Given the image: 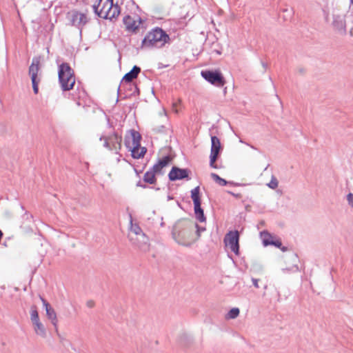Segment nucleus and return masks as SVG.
<instances>
[{
	"instance_id": "1",
	"label": "nucleus",
	"mask_w": 353,
	"mask_h": 353,
	"mask_svg": "<svg viewBox=\"0 0 353 353\" xmlns=\"http://www.w3.org/2000/svg\"><path fill=\"white\" fill-rule=\"evenodd\" d=\"M94 13L100 18L114 21L117 19L121 8L114 0H97V3L92 6Z\"/></svg>"
},
{
	"instance_id": "2",
	"label": "nucleus",
	"mask_w": 353,
	"mask_h": 353,
	"mask_svg": "<svg viewBox=\"0 0 353 353\" xmlns=\"http://www.w3.org/2000/svg\"><path fill=\"white\" fill-rule=\"evenodd\" d=\"M170 40L169 35L162 28L156 27L148 32L141 42V46L146 48H160Z\"/></svg>"
},
{
	"instance_id": "3",
	"label": "nucleus",
	"mask_w": 353,
	"mask_h": 353,
	"mask_svg": "<svg viewBox=\"0 0 353 353\" xmlns=\"http://www.w3.org/2000/svg\"><path fill=\"white\" fill-rule=\"evenodd\" d=\"M58 77L59 83L63 91L73 89L76 79L74 70L69 63H62L59 65Z\"/></svg>"
},
{
	"instance_id": "4",
	"label": "nucleus",
	"mask_w": 353,
	"mask_h": 353,
	"mask_svg": "<svg viewBox=\"0 0 353 353\" xmlns=\"http://www.w3.org/2000/svg\"><path fill=\"white\" fill-rule=\"evenodd\" d=\"M192 228L189 225L188 222H180L175 224L173 227L172 234L173 239L179 244L183 246H190L191 235Z\"/></svg>"
},
{
	"instance_id": "5",
	"label": "nucleus",
	"mask_w": 353,
	"mask_h": 353,
	"mask_svg": "<svg viewBox=\"0 0 353 353\" xmlns=\"http://www.w3.org/2000/svg\"><path fill=\"white\" fill-rule=\"evenodd\" d=\"M141 136L140 133L134 130H131V139L125 137V145L131 152L133 159H140L144 157L147 152L145 147H141Z\"/></svg>"
},
{
	"instance_id": "6",
	"label": "nucleus",
	"mask_w": 353,
	"mask_h": 353,
	"mask_svg": "<svg viewBox=\"0 0 353 353\" xmlns=\"http://www.w3.org/2000/svg\"><path fill=\"white\" fill-rule=\"evenodd\" d=\"M41 57H34L32 58V63L29 67V75L31 78L32 89L34 94L39 92V83L41 81V78L38 76L40 70Z\"/></svg>"
},
{
	"instance_id": "7",
	"label": "nucleus",
	"mask_w": 353,
	"mask_h": 353,
	"mask_svg": "<svg viewBox=\"0 0 353 353\" xmlns=\"http://www.w3.org/2000/svg\"><path fill=\"white\" fill-rule=\"evenodd\" d=\"M201 74L205 81L219 88L223 87L226 83L219 70H202Z\"/></svg>"
},
{
	"instance_id": "8",
	"label": "nucleus",
	"mask_w": 353,
	"mask_h": 353,
	"mask_svg": "<svg viewBox=\"0 0 353 353\" xmlns=\"http://www.w3.org/2000/svg\"><path fill=\"white\" fill-rule=\"evenodd\" d=\"M239 232L238 230L228 232L224 237V243L236 255H239Z\"/></svg>"
},
{
	"instance_id": "9",
	"label": "nucleus",
	"mask_w": 353,
	"mask_h": 353,
	"mask_svg": "<svg viewBox=\"0 0 353 353\" xmlns=\"http://www.w3.org/2000/svg\"><path fill=\"white\" fill-rule=\"evenodd\" d=\"M190 173V170L188 168H180L176 166H173L168 173V179L170 181L183 179L189 181L191 179L189 176Z\"/></svg>"
},
{
	"instance_id": "10",
	"label": "nucleus",
	"mask_w": 353,
	"mask_h": 353,
	"mask_svg": "<svg viewBox=\"0 0 353 353\" xmlns=\"http://www.w3.org/2000/svg\"><path fill=\"white\" fill-rule=\"evenodd\" d=\"M141 72L140 67L137 65H134L132 70L127 72L123 77L121 81H123V84L124 85L132 86L134 88V92H139V88L137 85L132 82V81L138 77L139 74Z\"/></svg>"
},
{
	"instance_id": "11",
	"label": "nucleus",
	"mask_w": 353,
	"mask_h": 353,
	"mask_svg": "<svg viewBox=\"0 0 353 353\" xmlns=\"http://www.w3.org/2000/svg\"><path fill=\"white\" fill-rule=\"evenodd\" d=\"M131 231L136 236H139L143 239V243L138 244V248L143 252H148L150 249L149 238L143 232L141 228L137 224L131 226Z\"/></svg>"
},
{
	"instance_id": "12",
	"label": "nucleus",
	"mask_w": 353,
	"mask_h": 353,
	"mask_svg": "<svg viewBox=\"0 0 353 353\" xmlns=\"http://www.w3.org/2000/svg\"><path fill=\"white\" fill-rule=\"evenodd\" d=\"M332 26L334 30L341 35L346 34V21L344 15L333 14Z\"/></svg>"
},
{
	"instance_id": "13",
	"label": "nucleus",
	"mask_w": 353,
	"mask_h": 353,
	"mask_svg": "<svg viewBox=\"0 0 353 353\" xmlns=\"http://www.w3.org/2000/svg\"><path fill=\"white\" fill-rule=\"evenodd\" d=\"M172 161V157L170 155H166L158 161L150 169L154 172L156 175L163 174V168L167 166Z\"/></svg>"
},
{
	"instance_id": "14",
	"label": "nucleus",
	"mask_w": 353,
	"mask_h": 353,
	"mask_svg": "<svg viewBox=\"0 0 353 353\" xmlns=\"http://www.w3.org/2000/svg\"><path fill=\"white\" fill-rule=\"evenodd\" d=\"M107 137L110 143L112 151H114L115 154H119L121 149L122 136L114 132Z\"/></svg>"
},
{
	"instance_id": "15",
	"label": "nucleus",
	"mask_w": 353,
	"mask_h": 353,
	"mask_svg": "<svg viewBox=\"0 0 353 353\" xmlns=\"http://www.w3.org/2000/svg\"><path fill=\"white\" fill-rule=\"evenodd\" d=\"M40 299L43 303V305L46 310L47 317L49 320L51 321V323L52 325L55 327L56 330L57 329V314L54 311V310L52 307V306L50 305V303L42 296H40Z\"/></svg>"
},
{
	"instance_id": "16",
	"label": "nucleus",
	"mask_w": 353,
	"mask_h": 353,
	"mask_svg": "<svg viewBox=\"0 0 353 353\" xmlns=\"http://www.w3.org/2000/svg\"><path fill=\"white\" fill-rule=\"evenodd\" d=\"M123 23L128 32L137 33L139 28V24H137V21L130 15L125 16L123 19Z\"/></svg>"
},
{
	"instance_id": "17",
	"label": "nucleus",
	"mask_w": 353,
	"mask_h": 353,
	"mask_svg": "<svg viewBox=\"0 0 353 353\" xmlns=\"http://www.w3.org/2000/svg\"><path fill=\"white\" fill-rule=\"evenodd\" d=\"M88 22L87 16L85 14L73 12L72 14L71 23L73 26L81 27L85 25Z\"/></svg>"
},
{
	"instance_id": "18",
	"label": "nucleus",
	"mask_w": 353,
	"mask_h": 353,
	"mask_svg": "<svg viewBox=\"0 0 353 353\" xmlns=\"http://www.w3.org/2000/svg\"><path fill=\"white\" fill-rule=\"evenodd\" d=\"M221 150V145L219 139L216 136L211 137V151L210 155L219 156Z\"/></svg>"
},
{
	"instance_id": "19",
	"label": "nucleus",
	"mask_w": 353,
	"mask_h": 353,
	"mask_svg": "<svg viewBox=\"0 0 353 353\" xmlns=\"http://www.w3.org/2000/svg\"><path fill=\"white\" fill-rule=\"evenodd\" d=\"M194 214L196 220L203 223L206 221V217L204 214L203 210L201 208V203L194 205Z\"/></svg>"
},
{
	"instance_id": "20",
	"label": "nucleus",
	"mask_w": 353,
	"mask_h": 353,
	"mask_svg": "<svg viewBox=\"0 0 353 353\" xmlns=\"http://www.w3.org/2000/svg\"><path fill=\"white\" fill-rule=\"evenodd\" d=\"M211 176V178L216 183H218L219 185L221 186H225L228 184H233L234 185H236V186H239L241 185V184L239 183H234L233 182H231V181H227L226 180H225L224 179H222L221 177H220L216 173H211L210 174Z\"/></svg>"
},
{
	"instance_id": "21",
	"label": "nucleus",
	"mask_w": 353,
	"mask_h": 353,
	"mask_svg": "<svg viewBox=\"0 0 353 353\" xmlns=\"http://www.w3.org/2000/svg\"><path fill=\"white\" fill-rule=\"evenodd\" d=\"M143 180L148 184H155L157 183L156 174L150 168L143 175Z\"/></svg>"
},
{
	"instance_id": "22",
	"label": "nucleus",
	"mask_w": 353,
	"mask_h": 353,
	"mask_svg": "<svg viewBox=\"0 0 353 353\" xmlns=\"http://www.w3.org/2000/svg\"><path fill=\"white\" fill-rule=\"evenodd\" d=\"M123 90H128V91L131 92L130 93H126L125 96L124 97L125 98L129 97H131V96H136V95H139V92H134V87L129 86V85H124L123 84V81H121L120 85H119V87L118 88V93H119V92H121Z\"/></svg>"
},
{
	"instance_id": "23",
	"label": "nucleus",
	"mask_w": 353,
	"mask_h": 353,
	"mask_svg": "<svg viewBox=\"0 0 353 353\" xmlns=\"http://www.w3.org/2000/svg\"><path fill=\"white\" fill-rule=\"evenodd\" d=\"M34 325V329L37 334L42 336H46V331L43 326V325L41 323L40 320L36 322L32 323Z\"/></svg>"
},
{
	"instance_id": "24",
	"label": "nucleus",
	"mask_w": 353,
	"mask_h": 353,
	"mask_svg": "<svg viewBox=\"0 0 353 353\" xmlns=\"http://www.w3.org/2000/svg\"><path fill=\"white\" fill-rule=\"evenodd\" d=\"M199 186H196L191 190V198L193 201L194 205L201 203L200 195H199Z\"/></svg>"
},
{
	"instance_id": "25",
	"label": "nucleus",
	"mask_w": 353,
	"mask_h": 353,
	"mask_svg": "<svg viewBox=\"0 0 353 353\" xmlns=\"http://www.w3.org/2000/svg\"><path fill=\"white\" fill-rule=\"evenodd\" d=\"M240 313V310L238 307H233L225 315L226 319H236Z\"/></svg>"
},
{
	"instance_id": "26",
	"label": "nucleus",
	"mask_w": 353,
	"mask_h": 353,
	"mask_svg": "<svg viewBox=\"0 0 353 353\" xmlns=\"http://www.w3.org/2000/svg\"><path fill=\"white\" fill-rule=\"evenodd\" d=\"M30 319L32 323L39 321V313L36 305L31 306Z\"/></svg>"
},
{
	"instance_id": "27",
	"label": "nucleus",
	"mask_w": 353,
	"mask_h": 353,
	"mask_svg": "<svg viewBox=\"0 0 353 353\" xmlns=\"http://www.w3.org/2000/svg\"><path fill=\"white\" fill-rule=\"evenodd\" d=\"M263 243H264L265 245H274L275 247H276L278 248H281V246H282V243L279 240L268 241V239H264L263 240Z\"/></svg>"
},
{
	"instance_id": "28",
	"label": "nucleus",
	"mask_w": 353,
	"mask_h": 353,
	"mask_svg": "<svg viewBox=\"0 0 353 353\" xmlns=\"http://www.w3.org/2000/svg\"><path fill=\"white\" fill-rule=\"evenodd\" d=\"M282 271L285 273H290V272H292V273H294V272H298L300 271L299 270V268L298 266V265H293L292 266L290 267V268H283L282 269Z\"/></svg>"
},
{
	"instance_id": "29",
	"label": "nucleus",
	"mask_w": 353,
	"mask_h": 353,
	"mask_svg": "<svg viewBox=\"0 0 353 353\" xmlns=\"http://www.w3.org/2000/svg\"><path fill=\"white\" fill-rule=\"evenodd\" d=\"M278 184H279L278 180L276 179V178L275 176H272L271 181L268 184V186L270 188L274 190L278 187Z\"/></svg>"
},
{
	"instance_id": "30",
	"label": "nucleus",
	"mask_w": 353,
	"mask_h": 353,
	"mask_svg": "<svg viewBox=\"0 0 353 353\" xmlns=\"http://www.w3.org/2000/svg\"><path fill=\"white\" fill-rule=\"evenodd\" d=\"M99 140L100 141H102V140H104V143H103V146L108 149L109 150L112 151V148H111V145H110V143L107 137V136H101L100 138H99Z\"/></svg>"
},
{
	"instance_id": "31",
	"label": "nucleus",
	"mask_w": 353,
	"mask_h": 353,
	"mask_svg": "<svg viewBox=\"0 0 353 353\" xmlns=\"http://www.w3.org/2000/svg\"><path fill=\"white\" fill-rule=\"evenodd\" d=\"M219 157L214 155H210V165L213 168H217L216 165L215 164L216 161L217 160Z\"/></svg>"
},
{
	"instance_id": "32",
	"label": "nucleus",
	"mask_w": 353,
	"mask_h": 353,
	"mask_svg": "<svg viewBox=\"0 0 353 353\" xmlns=\"http://www.w3.org/2000/svg\"><path fill=\"white\" fill-rule=\"evenodd\" d=\"M195 228H196V234L199 239L201 236V232L205 231L206 229L205 227L200 226L197 223L195 224Z\"/></svg>"
},
{
	"instance_id": "33",
	"label": "nucleus",
	"mask_w": 353,
	"mask_h": 353,
	"mask_svg": "<svg viewBox=\"0 0 353 353\" xmlns=\"http://www.w3.org/2000/svg\"><path fill=\"white\" fill-rule=\"evenodd\" d=\"M347 200L348 201V204L352 207L353 208V194L352 193H349L347 195Z\"/></svg>"
},
{
	"instance_id": "34",
	"label": "nucleus",
	"mask_w": 353,
	"mask_h": 353,
	"mask_svg": "<svg viewBox=\"0 0 353 353\" xmlns=\"http://www.w3.org/2000/svg\"><path fill=\"white\" fill-rule=\"evenodd\" d=\"M134 240V239L131 236L130 237V241H132ZM135 240L137 241V242H134V243L136 244L137 246H138L139 243H143V239L141 238L139 236H136Z\"/></svg>"
},
{
	"instance_id": "35",
	"label": "nucleus",
	"mask_w": 353,
	"mask_h": 353,
	"mask_svg": "<svg viewBox=\"0 0 353 353\" xmlns=\"http://www.w3.org/2000/svg\"><path fill=\"white\" fill-rule=\"evenodd\" d=\"M228 194L232 195L235 198H237V199L241 198V194L240 193L235 194V193H234V192H232L231 191H228Z\"/></svg>"
},
{
	"instance_id": "36",
	"label": "nucleus",
	"mask_w": 353,
	"mask_h": 353,
	"mask_svg": "<svg viewBox=\"0 0 353 353\" xmlns=\"http://www.w3.org/2000/svg\"><path fill=\"white\" fill-rule=\"evenodd\" d=\"M252 281L253 285H254L255 288H259V284H258L259 279H254V278H252Z\"/></svg>"
},
{
	"instance_id": "37",
	"label": "nucleus",
	"mask_w": 353,
	"mask_h": 353,
	"mask_svg": "<svg viewBox=\"0 0 353 353\" xmlns=\"http://www.w3.org/2000/svg\"><path fill=\"white\" fill-rule=\"evenodd\" d=\"M86 305L88 307H92L94 305V303L93 301L90 300L87 301Z\"/></svg>"
},
{
	"instance_id": "38",
	"label": "nucleus",
	"mask_w": 353,
	"mask_h": 353,
	"mask_svg": "<svg viewBox=\"0 0 353 353\" xmlns=\"http://www.w3.org/2000/svg\"><path fill=\"white\" fill-rule=\"evenodd\" d=\"M137 186L146 188L148 186L145 184H143L141 181H139L137 183Z\"/></svg>"
},
{
	"instance_id": "39",
	"label": "nucleus",
	"mask_w": 353,
	"mask_h": 353,
	"mask_svg": "<svg viewBox=\"0 0 353 353\" xmlns=\"http://www.w3.org/2000/svg\"><path fill=\"white\" fill-rule=\"evenodd\" d=\"M85 95V92L84 90H81L79 92V98L83 97Z\"/></svg>"
},
{
	"instance_id": "40",
	"label": "nucleus",
	"mask_w": 353,
	"mask_h": 353,
	"mask_svg": "<svg viewBox=\"0 0 353 353\" xmlns=\"http://www.w3.org/2000/svg\"><path fill=\"white\" fill-rule=\"evenodd\" d=\"M213 52L216 53L217 54H221V51L219 49H214L213 50Z\"/></svg>"
},
{
	"instance_id": "41",
	"label": "nucleus",
	"mask_w": 353,
	"mask_h": 353,
	"mask_svg": "<svg viewBox=\"0 0 353 353\" xmlns=\"http://www.w3.org/2000/svg\"><path fill=\"white\" fill-rule=\"evenodd\" d=\"M350 5L349 9L351 10H353V0H350Z\"/></svg>"
},
{
	"instance_id": "42",
	"label": "nucleus",
	"mask_w": 353,
	"mask_h": 353,
	"mask_svg": "<svg viewBox=\"0 0 353 353\" xmlns=\"http://www.w3.org/2000/svg\"><path fill=\"white\" fill-rule=\"evenodd\" d=\"M164 67H165V65H163V63H159V65H158V68H159V69H161V68H164Z\"/></svg>"
},
{
	"instance_id": "43",
	"label": "nucleus",
	"mask_w": 353,
	"mask_h": 353,
	"mask_svg": "<svg viewBox=\"0 0 353 353\" xmlns=\"http://www.w3.org/2000/svg\"><path fill=\"white\" fill-rule=\"evenodd\" d=\"M262 65H263V68H264L265 70H266V69H267V68H268V65H267V63H264V62H262Z\"/></svg>"
},
{
	"instance_id": "44",
	"label": "nucleus",
	"mask_w": 353,
	"mask_h": 353,
	"mask_svg": "<svg viewBox=\"0 0 353 353\" xmlns=\"http://www.w3.org/2000/svg\"><path fill=\"white\" fill-rule=\"evenodd\" d=\"M281 250H282V251H285V250H287V248H286L285 247H282V246H281Z\"/></svg>"
},
{
	"instance_id": "45",
	"label": "nucleus",
	"mask_w": 353,
	"mask_h": 353,
	"mask_svg": "<svg viewBox=\"0 0 353 353\" xmlns=\"http://www.w3.org/2000/svg\"><path fill=\"white\" fill-rule=\"evenodd\" d=\"M135 170V172L137 173V175L139 174V173L141 172V171H138L137 170Z\"/></svg>"
},
{
	"instance_id": "46",
	"label": "nucleus",
	"mask_w": 353,
	"mask_h": 353,
	"mask_svg": "<svg viewBox=\"0 0 353 353\" xmlns=\"http://www.w3.org/2000/svg\"><path fill=\"white\" fill-rule=\"evenodd\" d=\"M168 200H170V199H172V196H168Z\"/></svg>"
},
{
	"instance_id": "47",
	"label": "nucleus",
	"mask_w": 353,
	"mask_h": 353,
	"mask_svg": "<svg viewBox=\"0 0 353 353\" xmlns=\"http://www.w3.org/2000/svg\"><path fill=\"white\" fill-rule=\"evenodd\" d=\"M294 257L295 259H297V255H296V254H294Z\"/></svg>"
},
{
	"instance_id": "48",
	"label": "nucleus",
	"mask_w": 353,
	"mask_h": 353,
	"mask_svg": "<svg viewBox=\"0 0 353 353\" xmlns=\"http://www.w3.org/2000/svg\"><path fill=\"white\" fill-rule=\"evenodd\" d=\"M139 23H141V19L139 17Z\"/></svg>"
},
{
	"instance_id": "49",
	"label": "nucleus",
	"mask_w": 353,
	"mask_h": 353,
	"mask_svg": "<svg viewBox=\"0 0 353 353\" xmlns=\"http://www.w3.org/2000/svg\"><path fill=\"white\" fill-rule=\"evenodd\" d=\"M224 93H226V88L224 89Z\"/></svg>"
},
{
	"instance_id": "50",
	"label": "nucleus",
	"mask_w": 353,
	"mask_h": 353,
	"mask_svg": "<svg viewBox=\"0 0 353 353\" xmlns=\"http://www.w3.org/2000/svg\"><path fill=\"white\" fill-rule=\"evenodd\" d=\"M77 105H80V102H79V101H78V102H77Z\"/></svg>"
}]
</instances>
